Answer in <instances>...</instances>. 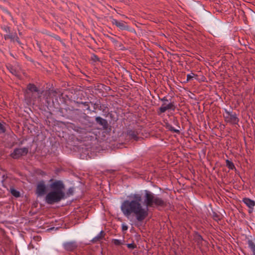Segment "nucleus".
Masks as SVG:
<instances>
[{
    "mask_svg": "<svg viewBox=\"0 0 255 255\" xmlns=\"http://www.w3.org/2000/svg\"><path fill=\"white\" fill-rule=\"evenodd\" d=\"M129 197L132 200H126L123 202L121 209L125 216L128 217L131 214L135 215L138 222L143 221L148 215V208L165 207L166 201L162 198L155 196L154 194L148 190H144V204L145 208L141 204L142 196L140 194H131Z\"/></svg>",
    "mask_w": 255,
    "mask_h": 255,
    "instance_id": "obj_1",
    "label": "nucleus"
},
{
    "mask_svg": "<svg viewBox=\"0 0 255 255\" xmlns=\"http://www.w3.org/2000/svg\"><path fill=\"white\" fill-rule=\"evenodd\" d=\"M49 183L50 191L45 197V201L47 204L53 205L66 198L65 185L62 180L50 179Z\"/></svg>",
    "mask_w": 255,
    "mask_h": 255,
    "instance_id": "obj_2",
    "label": "nucleus"
},
{
    "mask_svg": "<svg viewBox=\"0 0 255 255\" xmlns=\"http://www.w3.org/2000/svg\"><path fill=\"white\" fill-rule=\"evenodd\" d=\"M59 112L63 117L67 119L72 120L75 118V116L77 115L79 116L78 119L79 122L81 123L85 122L86 125L93 124L90 120L91 118L80 109L73 108L70 109L69 107H67L63 109H60Z\"/></svg>",
    "mask_w": 255,
    "mask_h": 255,
    "instance_id": "obj_3",
    "label": "nucleus"
},
{
    "mask_svg": "<svg viewBox=\"0 0 255 255\" xmlns=\"http://www.w3.org/2000/svg\"><path fill=\"white\" fill-rule=\"evenodd\" d=\"M159 99L161 101L163 102V104L157 111V114L158 115H160L161 114L164 113L167 110H170L173 111H175L176 109V106L173 102L168 103V100L166 97H164L163 98H160L159 97Z\"/></svg>",
    "mask_w": 255,
    "mask_h": 255,
    "instance_id": "obj_4",
    "label": "nucleus"
},
{
    "mask_svg": "<svg viewBox=\"0 0 255 255\" xmlns=\"http://www.w3.org/2000/svg\"><path fill=\"white\" fill-rule=\"evenodd\" d=\"M225 114L224 115V118L225 122L232 125H238L239 119L236 113H233L232 112H230L227 109H225Z\"/></svg>",
    "mask_w": 255,
    "mask_h": 255,
    "instance_id": "obj_5",
    "label": "nucleus"
},
{
    "mask_svg": "<svg viewBox=\"0 0 255 255\" xmlns=\"http://www.w3.org/2000/svg\"><path fill=\"white\" fill-rule=\"evenodd\" d=\"M29 149L28 147H24L23 148H16L13 152L10 154V156L14 159L20 158L22 156H25L28 152Z\"/></svg>",
    "mask_w": 255,
    "mask_h": 255,
    "instance_id": "obj_6",
    "label": "nucleus"
},
{
    "mask_svg": "<svg viewBox=\"0 0 255 255\" xmlns=\"http://www.w3.org/2000/svg\"><path fill=\"white\" fill-rule=\"evenodd\" d=\"M35 193L37 197H42L47 193V186L44 180L38 182Z\"/></svg>",
    "mask_w": 255,
    "mask_h": 255,
    "instance_id": "obj_7",
    "label": "nucleus"
},
{
    "mask_svg": "<svg viewBox=\"0 0 255 255\" xmlns=\"http://www.w3.org/2000/svg\"><path fill=\"white\" fill-rule=\"evenodd\" d=\"M139 132L140 131L137 129H129L127 131V134L130 139L138 141L139 139H143L138 136Z\"/></svg>",
    "mask_w": 255,
    "mask_h": 255,
    "instance_id": "obj_8",
    "label": "nucleus"
},
{
    "mask_svg": "<svg viewBox=\"0 0 255 255\" xmlns=\"http://www.w3.org/2000/svg\"><path fill=\"white\" fill-rule=\"evenodd\" d=\"M64 250L67 252H74L78 248V244L75 241L67 242L63 244Z\"/></svg>",
    "mask_w": 255,
    "mask_h": 255,
    "instance_id": "obj_9",
    "label": "nucleus"
},
{
    "mask_svg": "<svg viewBox=\"0 0 255 255\" xmlns=\"http://www.w3.org/2000/svg\"><path fill=\"white\" fill-rule=\"evenodd\" d=\"M26 93L27 94H36V96L37 97H39L41 94L40 90L34 84L31 83L27 85Z\"/></svg>",
    "mask_w": 255,
    "mask_h": 255,
    "instance_id": "obj_10",
    "label": "nucleus"
},
{
    "mask_svg": "<svg viewBox=\"0 0 255 255\" xmlns=\"http://www.w3.org/2000/svg\"><path fill=\"white\" fill-rule=\"evenodd\" d=\"M112 22L113 24L115 25L117 27L119 28L121 30H127L130 31L129 26L126 24V22L123 21H119L116 19H113Z\"/></svg>",
    "mask_w": 255,
    "mask_h": 255,
    "instance_id": "obj_11",
    "label": "nucleus"
},
{
    "mask_svg": "<svg viewBox=\"0 0 255 255\" xmlns=\"http://www.w3.org/2000/svg\"><path fill=\"white\" fill-rule=\"evenodd\" d=\"M243 202L249 208V213L250 214L252 213L254 210V208L255 206V201L249 198H244L243 199Z\"/></svg>",
    "mask_w": 255,
    "mask_h": 255,
    "instance_id": "obj_12",
    "label": "nucleus"
},
{
    "mask_svg": "<svg viewBox=\"0 0 255 255\" xmlns=\"http://www.w3.org/2000/svg\"><path fill=\"white\" fill-rule=\"evenodd\" d=\"M97 124L102 126L104 129H107L109 127V124L107 120L103 119L100 117H97L95 118Z\"/></svg>",
    "mask_w": 255,
    "mask_h": 255,
    "instance_id": "obj_13",
    "label": "nucleus"
},
{
    "mask_svg": "<svg viewBox=\"0 0 255 255\" xmlns=\"http://www.w3.org/2000/svg\"><path fill=\"white\" fill-rule=\"evenodd\" d=\"M194 240L195 242L197 243V245L200 248L203 245V242H205L203 239L202 237L198 233H196L194 236Z\"/></svg>",
    "mask_w": 255,
    "mask_h": 255,
    "instance_id": "obj_14",
    "label": "nucleus"
},
{
    "mask_svg": "<svg viewBox=\"0 0 255 255\" xmlns=\"http://www.w3.org/2000/svg\"><path fill=\"white\" fill-rule=\"evenodd\" d=\"M90 103L93 106V110L92 111L93 112L96 113L97 110H99L100 111L102 110V107L99 100L97 101L96 103H93V102H90Z\"/></svg>",
    "mask_w": 255,
    "mask_h": 255,
    "instance_id": "obj_15",
    "label": "nucleus"
},
{
    "mask_svg": "<svg viewBox=\"0 0 255 255\" xmlns=\"http://www.w3.org/2000/svg\"><path fill=\"white\" fill-rule=\"evenodd\" d=\"M105 236V232L103 231H101L99 234L92 239V242L94 243H97V242L102 240L104 238Z\"/></svg>",
    "mask_w": 255,
    "mask_h": 255,
    "instance_id": "obj_16",
    "label": "nucleus"
},
{
    "mask_svg": "<svg viewBox=\"0 0 255 255\" xmlns=\"http://www.w3.org/2000/svg\"><path fill=\"white\" fill-rule=\"evenodd\" d=\"M6 68L12 74L17 77L18 76V72L13 66L9 64L6 66Z\"/></svg>",
    "mask_w": 255,
    "mask_h": 255,
    "instance_id": "obj_17",
    "label": "nucleus"
},
{
    "mask_svg": "<svg viewBox=\"0 0 255 255\" xmlns=\"http://www.w3.org/2000/svg\"><path fill=\"white\" fill-rule=\"evenodd\" d=\"M248 244L249 247L251 250L253 254L252 255H255V244L251 240H249L248 241Z\"/></svg>",
    "mask_w": 255,
    "mask_h": 255,
    "instance_id": "obj_18",
    "label": "nucleus"
},
{
    "mask_svg": "<svg viewBox=\"0 0 255 255\" xmlns=\"http://www.w3.org/2000/svg\"><path fill=\"white\" fill-rule=\"evenodd\" d=\"M166 128L170 131H172L173 132H175L177 133H180V130L178 129H175L171 125H170L169 124L167 123L166 124Z\"/></svg>",
    "mask_w": 255,
    "mask_h": 255,
    "instance_id": "obj_19",
    "label": "nucleus"
},
{
    "mask_svg": "<svg viewBox=\"0 0 255 255\" xmlns=\"http://www.w3.org/2000/svg\"><path fill=\"white\" fill-rule=\"evenodd\" d=\"M16 34V33H15L14 34L10 33L9 34H5L4 35V38L5 40L10 39L11 41L14 42V39H15Z\"/></svg>",
    "mask_w": 255,
    "mask_h": 255,
    "instance_id": "obj_20",
    "label": "nucleus"
},
{
    "mask_svg": "<svg viewBox=\"0 0 255 255\" xmlns=\"http://www.w3.org/2000/svg\"><path fill=\"white\" fill-rule=\"evenodd\" d=\"M10 192L15 197H19L20 196V192L16 190H15L14 188H10Z\"/></svg>",
    "mask_w": 255,
    "mask_h": 255,
    "instance_id": "obj_21",
    "label": "nucleus"
},
{
    "mask_svg": "<svg viewBox=\"0 0 255 255\" xmlns=\"http://www.w3.org/2000/svg\"><path fill=\"white\" fill-rule=\"evenodd\" d=\"M226 166L230 169H236V168H235V166L234 165V164L233 163V162L228 159H227L226 160Z\"/></svg>",
    "mask_w": 255,
    "mask_h": 255,
    "instance_id": "obj_22",
    "label": "nucleus"
},
{
    "mask_svg": "<svg viewBox=\"0 0 255 255\" xmlns=\"http://www.w3.org/2000/svg\"><path fill=\"white\" fill-rule=\"evenodd\" d=\"M77 103L78 104L83 105L84 106L86 107V110L89 111H91L90 107L89 106L90 102H77Z\"/></svg>",
    "mask_w": 255,
    "mask_h": 255,
    "instance_id": "obj_23",
    "label": "nucleus"
},
{
    "mask_svg": "<svg viewBox=\"0 0 255 255\" xmlns=\"http://www.w3.org/2000/svg\"><path fill=\"white\" fill-rule=\"evenodd\" d=\"M197 77H198L197 75L194 74L193 73H192L191 74H188L187 75V81H189L192 80L194 77H195V78H197Z\"/></svg>",
    "mask_w": 255,
    "mask_h": 255,
    "instance_id": "obj_24",
    "label": "nucleus"
},
{
    "mask_svg": "<svg viewBox=\"0 0 255 255\" xmlns=\"http://www.w3.org/2000/svg\"><path fill=\"white\" fill-rule=\"evenodd\" d=\"M112 242L116 246H120L123 244V243L122 242V241L118 239H113L112 240Z\"/></svg>",
    "mask_w": 255,
    "mask_h": 255,
    "instance_id": "obj_25",
    "label": "nucleus"
},
{
    "mask_svg": "<svg viewBox=\"0 0 255 255\" xmlns=\"http://www.w3.org/2000/svg\"><path fill=\"white\" fill-rule=\"evenodd\" d=\"M74 192V189L73 187H70L68 189L67 193H66V196H70V195H73Z\"/></svg>",
    "mask_w": 255,
    "mask_h": 255,
    "instance_id": "obj_26",
    "label": "nucleus"
},
{
    "mask_svg": "<svg viewBox=\"0 0 255 255\" xmlns=\"http://www.w3.org/2000/svg\"><path fill=\"white\" fill-rule=\"evenodd\" d=\"M213 218L216 221L220 220L221 219L220 216L215 212H213Z\"/></svg>",
    "mask_w": 255,
    "mask_h": 255,
    "instance_id": "obj_27",
    "label": "nucleus"
},
{
    "mask_svg": "<svg viewBox=\"0 0 255 255\" xmlns=\"http://www.w3.org/2000/svg\"><path fill=\"white\" fill-rule=\"evenodd\" d=\"M127 247L129 249H134L136 248L137 246L134 243L128 244H127Z\"/></svg>",
    "mask_w": 255,
    "mask_h": 255,
    "instance_id": "obj_28",
    "label": "nucleus"
},
{
    "mask_svg": "<svg viewBox=\"0 0 255 255\" xmlns=\"http://www.w3.org/2000/svg\"><path fill=\"white\" fill-rule=\"evenodd\" d=\"M74 129L75 131L79 133H82L85 130V129L79 127H75Z\"/></svg>",
    "mask_w": 255,
    "mask_h": 255,
    "instance_id": "obj_29",
    "label": "nucleus"
},
{
    "mask_svg": "<svg viewBox=\"0 0 255 255\" xmlns=\"http://www.w3.org/2000/svg\"><path fill=\"white\" fill-rule=\"evenodd\" d=\"M91 59L94 62L100 61L99 58L95 54H93L92 55Z\"/></svg>",
    "mask_w": 255,
    "mask_h": 255,
    "instance_id": "obj_30",
    "label": "nucleus"
},
{
    "mask_svg": "<svg viewBox=\"0 0 255 255\" xmlns=\"http://www.w3.org/2000/svg\"><path fill=\"white\" fill-rule=\"evenodd\" d=\"M5 132V128L4 126L0 122V133Z\"/></svg>",
    "mask_w": 255,
    "mask_h": 255,
    "instance_id": "obj_31",
    "label": "nucleus"
},
{
    "mask_svg": "<svg viewBox=\"0 0 255 255\" xmlns=\"http://www.w3.org/2000/svg\"><path fill=\"white\" fill-rule=\"evenodd\" d=\"M108 37L109 39L111 40V41L113 43H117L118 42V41L114 38L109 36H108Z\"/></svg>",
    "mask_w": 255,
    "mask_h": 255,
    "instance_id": "obj_32",
    "label": "nucleus"
},
{
    "mask_svg": "<svg viewBox=\"0 0 255 255\" xmlns=\"http://www.w3.org/2000/svg\"><path fill=\"white\" fill-rule=\"evenodd\" d=\"M2 29L7 33L10 32V28L8 26H4V27L2 28Z\"/></svg>",
    "mask_w": 255,
    "mask_h": 255,
    "instance_id": "obj_33",
    "label": "nucleus"
},
{
    "mask_svg": "<svg viewBox=\"0 0 255 255\" xmlns=\"http://www.w3.org/2000/svg\"><path fill=\"white\" fill-rule=\"evenodd\" d=\"M173 123L175 124V125H177L178 127L179 128H180V127L178 125V120H177L176 118L175 117H173Z\"/></svg>",
    "mask_w": 255,
    "mask_h": 255,
    "instance_id": "obj_34",
    "label": "nucleus"
},
{
    "mask_svg": "<svg viewBox=\"0 0 255 255\" xmlns=\"http://www.w3.org/2000/svg\"><path fill=\"white\" fill-rule=\"evenodd\" d=\"M102 111H103V112L107 113L106 109H108L107 106L103 105H102Z\"/></svg>",
    "mask_w": 255,
    "mask_h": 255,
    "instance_id": "obj_35",
    "label": "nucleus"
},
{
    "mask_svg": "<svg viewBox=\"0 0 255 255\" xmlns=\"http://www.w3.org/2000/svg\"><path fill=\"white\" fill-rule=\"evenodd\" d=\"M128 227L127 225H124V224L122 225V231H126L128 230Z\"/></svg>",
    "mask_w": 255,
    "mask_h": 255,
    "instance_id": "obj_36",
    "label": "nucleus"
},
{
    "mask_svg": "<svg viewBox=\"0 0 255 255\" xmlns=\"http://www.w3.org/2000/svg\"><path fill=\"white\" fill-rule=\"evenodd\" d=\"M16 41L19 44H21L20 41H19V39L18 38V37L17 36V34H16L15 35V39H14V41Z\"/></svg>",
    "mask_w": 255,
    "mask_h": 255,
    "instance_id": "obj_37",
    "label": "nucleus"
},
{
    "mask_svg": "<svg viewBox=\"0 0 255 255\" xmlns=\"http://www.w3.org/2000/svg\"><path fill=\"white\" fill-rule=\"evenodd\" d=\"M56 40H59V41H60L61 40V38L60 37V36H59L58 35H55L53 36Z\"/></svg>",
    "mask_w": 255,
    "mask_h": 255,
    "instance_id": "obj_38",
    "label": "nucleus"
},
{
    "mask_svg": "<svg viewBox=\"0 0 255 255\" xmlns=\"http://www.w3.org/2000/svg\"><path fill=\"white\" fill-rule=\"evenodd\" d=\"M39 174L42 176H45L46 175V172L43 171H40Z\"/></svg>",
    "mask_w": 255,
    "mask_h": 255,
    "instance_id": "obj_39",
    "label": "nucleus"
},
{
    "mask_svg": "<svg viewBox=\"0 0 255 255\" xmlns=\"http://www.w3.org/2000/svg\"><path fill=\"white\" fill-rule=\"evenodd\" d=\"M37 45L39 46V47L40 48V46H39V44L37 43Z\"/></svg>",
    "mask_w": 255,
    "mask_h": 255,
    "instance_id": "obj_40",
    "label": "nucleus"
},
{
    "mask_svg": "<svg viewBox=\"0 0 255 255\" xmlns=\"http://www.w3.org/2000/svg\"><path fill=\"white\" fill-rule=\"evenodd\" d=\"M59 95L62 96V94H59Z\"/></svg>",
    "mask_w": 255,
    "mask_h": 255,
    "instance_id": "obj_41",
    "label": "nucleus"
},
{
    "mask_svg": "<svg viewBox=\"0 0 255 255\" xmlns=\"http://www.w3.org/2000/svg\"><path fill=\"white\" fill-rule=\"evenodd\" d=\"M53 93H56V92L55 91H54L53 92Z\"/></svg>",
    "mask_w": 255,
    "mask_h": 255,
    "instance_id": "obj_42",
    "label": "nucleus"
}]
</instances>
